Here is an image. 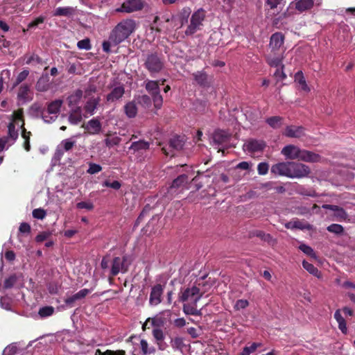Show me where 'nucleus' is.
I'll use <instances>...</instances> for the list:
<instances>
[{"instance_id":"1","label":"nucleus","mask_w":355,"mask_h":355,"mask_svg":"<svg viewBox=\"0 0 355 355\" xmlns=\"http://www.w3.org/2000/svg\"><path fill=\"white\" fill-rule=\"evenodd\" d=\"M202 293L196 286L181 291L178 295V299L180 302H187L192 300L191 303H186L183 305V312L186 315H201V310L197 309V302L202 296Z\"/></svg>"},{"instance_id":"2","label":"nucleus","mask_w":355,"mask_h":355,"mask_svg":"<svg viewBox=\"0 0 355 355\" xmlns=\"http://www.w3.org/2000/svg\"><path fill=\"white\" fill-rule=\"evenodd\" d=\"M135 29V22L132 19H125L119 22L112 31L110 40L117 45L124 41Z\"/></svg>"},{"instance_id":"3","label":"nucleus","mask_w":355,"mask_h":355,"mask_svg":"<svg viewBox=\"0 0 355 355\" xmlns=\"http://www.w3.org/2000/svg\"><path fill=\"white\" fill-rule=\"evenodd\" d=\"M164 64V57L161 53L149 52L145 55L144 66L151 75L161 72Z\"/></svg>"},{"instance_id":"4","label":"nucleus","mask_w":355,"mask_h":355,"mask_svg":"<svg viewBox=\"0 0 355 355\" xmlns=\"http://www.w3.org/2000/svg\"><path fill=\"white\" fill-rule=\"evenodd\" d=\"M206 17V12L202 8L198 9L194 12L190 19V23L185 30V35L191 36L197 31L202 29L203 22Z\"/></svg>"},{"instance_id":"5","label":"nucleus","mask_w":355,"mask_h":355,"mask_svg":"<svg viewBox=\"0 0 355 355\" xmlns=\"http://www.w3.org/2000/svg\"><path fill=\"white\" fill-rule=\"evenodd\" d=\"M145 87L146 91L152 96L155 108L160 109L163 103V98L160 94L158 82L155 80H147L145 83Z\"/></svg>"},{"instance_id":"6","label":"nucleus","mask_w":355,"mask_h":355,"mask_svg":"<svg viewBox=\"0 0 355 355\" xmlns=\"http://www.w3.org/2000/svg\"><path fill=\"white\" fill-rule=\"evenodd\" d=\"M131 261L128 256L116 257L112 262L110 274L112 276L117 275L119 272L125 273L128 270Z\"/></svg>"},{"instance_id":"7","label":"nucleus","mask_w":355,"mask_h":355,"mask_svg":"<svg viewBox=\"0 0 355 355\" xmlns=\"http://www.w3.org/2000/svg\"><path fill=\"white\" fill-rule=\"evenodd\" d=\"M311 173L310 168L300 162H291L290 178H303Z\"/></svg>"},{"instance_id":"8","label":"nucleus","mask_w":355,"mask_h":355,"mask_svg":"<svg viewBox=\"0 0 355 355\" xmlns=\"http://www.w3.org/2000/svg\"><path fill=\"white\" fill-rule=\"evenodd\" d=\"M184 142L180 137L175 136L171 138L168 142V148L163 147L162 150L166 155L174 156L175 151H180L182 149Z\"/></svg>"},{"instance_id":"9","label":"nucleus","mask_w":355,"mask_h":355,"mask_svg":"<svg viewBox=\"0 0 355 355\" xmlns=\"http://www.w3.org/2000/svg\"><path fill=\"white\" fill-rule=\"evenodd\" d=\"M111 91L106 96V102L108 103H114L121 99L125 94L124 85L121 83H116L110 87Z\"/></svg>"},{"instance_id":"10","label":"nucleus","mask_w":355,"mask_h":355,"mask_svg":"<svg viewBox=\"0 0 355 355\" xmlns=\"http://www.w3.org/2000/svg\"><path fill=\"white\" fill-rule=\"evenodd\" d=\"M143 7L144 4L141 0H126L122 3L121 8L116 9V11L130 13L140 10Z\"/></svg>"},{"instance_id":"11","label":"nucleus","mask_w":355,"mask_h":355,"mask_svg":"<svg viewBox=\"0 0 355 355\" xmlns=\"http://www.w3.org/2000/svg\"><path fill=\"white\" fill-rule=\"evenodd\" d=\"M302 150L303 149H300L298 146L290 144L284 146L282 148L281 153L288 159H297L300 160Z\"/></svg>"},{"instance_id":"12","label":"nucleus","mask_w":355,"mask_h":355,"mask_svg":"<svg viewBox=\"0 0 355 355\" xmlns=\"http://www.w3.org/2000/svg\"><path fill=\"white\" fill-rule=\"evenodd\" d=\"M270 172L275 175L290 178L291 162H279L272 165L271 166Z\"/></svg>"},{"instance_id":"13","label":"nucleus","mask_w":355,"mask_h":355,"mask_svg":"<svg viewBox=\"0 0 355 355\" xmlns=\"http://www.w3.org/2000/svg\"><path fill=\"white\" fill-rule=\"evenodd\" d=\"M164 287L161 284L154 286L150 294L149 303L152 306H156L162 302Z\"/></svg>"},{"instance_id":"14","label":"nucleus","mask_w":355,"mask_h":355,"mask_svg":"<svg viewBox=\"0 0 355 355\" xmlns=\"http://www.w3.org/2000/svg\"><path fill=\"white\" fill-rule=\"evenodd\" d=\"M284 37L281 33H275L270 37L269 48L270 52H277L281 51V47L284 44Z\"/></svg>"},{"instance_id":"15","label":"nucleus","mask_w":355,"mask_h":355,"mask_svg":"<svg viewBox=\"0 0 355 355\" xmlns=\"http://www.w3.org/2000/svg\"><path fill=\"white\" fill-rule=\"evenodd\" d=\"M89 293H90V291L89 289L83 288V289L79 291L76 294L67 297L64 300V302L67 306L72 307L74 306V304L76 301H78V300H80L85 298Z\"/></svg>"},{"instance_id":"16","label":"nucleus","mask_w":355,"mask_h":355,"mask_svg":"<svg viewBox=\"0 0 355 355\" xmlns=\"http://www.w3.org/2000/svg\"><path fill=\"white\" fill-rule=\"evenodd\" d=\"M231 135L222 130H216L212 135L213 141L216 144H224L230 139Z\"/></svg>"},{"instance_id":"17","label":"nucleus","mask_w":355,"mask_h":355,"mask_svg":"<svg viewBox=\"0 0 355 355\" xmlns=\"http://www.w3.org/2000/svg\"><path fill=\"white\" fill-rule=\"evenodd\" d=\"M322 159V157L319 154L304 149L300 159L301 161L311 163L321 162Z\"/></svg>"},{"instance_id":"18","label":"nucleus","mask_w":355,"mask_h":355,"mask_svg":"<svg viewBox=\"0 0 355 355\" xmlns=\"http://www.w3.org/2000/svg\"><path fill=\"white\" fill-rule=\"evenodd\" d=\"M265 144L262 141L250 140L245 143L243 148L251 153L260 152L263 150Z\"/></svg>"},{"instance_id":"19","label":"nucleus","mask_w":355,"mask_h":355,"mask_svg":"<svg viewBox=\"0 0 355 355\" xmlns=\"http://www.w3.org/2000/svg\"><path fill=\"white\" fill-rule=\"evenodd\" d=\"M282 52L279 54H277V52H270L268 56H267V62L268 64L271 67H282V62L284 58L283 56V52L284 51L282 50Z\"/></svg>"},{"instance_id":"20","label":"nucleus","mask_w":355,"mask_h":355,"mask_svg":"<svg viewBox=\"0 0 355 355\" xmlns=\"http://www.w3.org/2000/svg\"><path fill=\"white\" fill-rule=\"evenodd\" d=\"M75 137H72L69 139H64L61 141L60 146H58V148L56 150L55 155L58 157H61L63 155V152L61 149H59V147H61L63 148L64 151H69L71 150L73 147L76 145V140H74Z\"/></svg>"},{"instance_id":"21","label":"nucleus","mask_w":355,"mask_h":355,"mask_svg":"<svg viewBox=\"0 0 355 355\" xmlns=\"http://www.w3.org/2000/svg\"><path fill=\"white\" fill-rule=\"evenodd\" d=\"M85 128L91 135L98 134L101 130V123L97 118H93L87 122Z\"/></svg>"},{"instance_id":"22","label":"nucleus","mask_w":355,"mask_h":355,"mask_svg":"<svg viewBox=\"0 0 355 355\" xmlns=\"http://www.w3.org/2000/svg\"><path fill=\"white\" fill-rule=\"evenodd\" d=\"M284 135L288 137L300 138L304 135V128L302 126H287Z\"/></svg>"},{"instance_id":"23","label":"nucleus","mask_w":355,"mask_h":355,"mask_svg":"<svg viewBox=\"0 0 355 355\" xmlns=\"http://www.w3.org/2000/svg\"><path fill=\"white\" fill-rule=\"evenodd\" d=\"M295 8L297 10L302 12L311 10L314 6L313 0H295Z\"/></svg>"},{"instance_id":"24","label":"nucleus","mask_w":355,"mask_h":355,"mask_svg":"<svg viewBox=\"0 0 355 355\" xmlns=\"http://www.w3.org/2000/svg\"><path fill=\"white\" fill-rule=\"evenodd\" d=\"M100 101H101V98L99 96L96 97V98L93 97V98H89L87 101V103L84 107L85 112L89 114L90 115H93L94 114L95 110L97 108L98 105H99Z\"/></svg>"},{"instance_id":"25","label":"nucleus","mask_w":355,"mask_h":355,"mask_svg":"<svg viewBox=\"0 0 355 355\" xmlns=\"http://www.w3.org/2000/svg\"><path fill=\"white\" fill-rule=\"evenodd\" d=\"M285 227L287 229H299V230H311L312 226L307 223L300 221L299 220H292L285 224Z\"/></svg>"},{"instance_id":"26","label":"nucleus","mask_w":355,"mask_h":355,"mask_svg":"<svg viewBox=\"0 0 355 355\" xmlns=\"http://www.w3.org/2000/svg\"><path fill=\"white\" fill-rule=\"evenodd\" d=\"M83 119L82 110L80 107H77L71 110L69 116V121L73 125H77Z\"/></svg>"},{"instance_id":"27","label":"nucleus","mask_w":355,"mask_h":355,"mask_svg":"<svg viewBox=\"0 0 355 355\" xmlns=\"http://www.w3.org/2000/svg\"><path fill=\"white\" fill-rule=\"evenodd\" d=\"M62 103L63 101L60 99L51 102L48 105L46 110L48 114H53L58 116V114L60 112Z\"/></svg>"},{"instance_id":"28","label":"nucleus","mask_w":355,"mask_h":355,"mask_svg":"<svg viewBox=\"0 0 355 355\" xmlns=\"http://www.w3.org/2000/svg\"><path fill=\"white\" fill-rule=\"evenodd\" d=\"M124 111L129 118H134L137 114V107L135 101H130L124 106Z\"/></svg>"},{"instance_id":"29","label":"nucleus","mask_w":355,"mask_h":355,"mask_svg":"<svg viewBox=\"0 0 355 355\" xmlns=\"http://www.w3.org/2000/svg\"><path fill=\"white\" fill-rule=\"evenodd\" d=\"M49 87V77L48 74L42 75L37 82L36 89L40 92L46 91Z\"/></svg>"},{"instance_id":"30","label":"nucleus","mask_w":355,"mask_h":355,"mask_svg":"<svg viewBox=\"0 0 355 355\" xmlns=\"http://www.w3.org/2000/svg\"><path fill=\"white\" fill-rule=\"evenodd\" d=\"M74 8L72 7H58L53 13L54 16L70 17L74 13Z\"/></svg>"},{"instance_id":"31","label":"nucleus","mask_w":355,"mask_h":355,"mask_svg":"<svg viewBox=\"0 0 355 355\" xmlns=\"http://www.w3.org/2000/svg\"><path fill=\"white\" fill-rule=\"evenodd\" d=\"M82 96L83 92L80 89L76 90L73 94L70 95L67 98L69 106L76 105L80 102Z\"/></svg>"},{"instance_id":"32","label":"nucleus","mask_w":355,"mask_h":355,"mask_svg":"<svg viewBox=\"0 0 355 355\" xmlns=\"http://www.w3.org/2000/svg\"><path fill=\"white\" fill-rule=\"evenodd\" d=\"M150 144L148 142L140 140L138 141L132 142L129 149L132 150L134 151H139L140 150H146L148 149Z\"/></svg>"},{"instance_id":"33","label":"nucleus","mask_w":355,"mask_h":355,"mask_svg":"<svg viewBox=\"0 0 355 355\" xmlns=\"http://www.w3.org/2000/svg\"><path fill=\"white\" fill-rule=\"evenodd\" d=\"M334 318L338 323V328L343 333H347L346 322L343 317L341 315L340 310H337L334 313Z\"/></svg>"},{"instance_id":"34","label":"nucleus","mask_w":355,"mask_h":355,"mask_svg":"<svg viewBox=\"0 0 355 355\" xmlns=\"http://www.w3.org/2000/svg\"><path fill=\"white\" fill-rule=\"evenodd\" d=\"M140 347L144 355L151 354L155 352V348L153 346L150 347L148 342L144 339L141 340Z\"/></svg>"},{"instance_id":"35","label":"nucleus","mask_w":355,"mask_h":355,"mask_svg":"<svg viewBox=\"0 0 355 355\" xmlns=\"http://www.w3.org/2000/svg\"><path fill=\"white\" fill-rule=\"evenodd\" d=\"M8 136L6 137H8V140L10 139L13 141H15L18 138L19 133L18 130H16L15 125L14 122H11L8 125Z\"/></svg>"},{"instance_id":"36","label":"nucleus","mask_w":355,"mask_h":355,"mask_svg":"<svg viewBox=\"0 0 355 355\" xmlns=\"http://www.w3.org/2000/svg\"><path fill=\"white\" fill-rule=\"evenodd\" d=\"M261 343H252L250 346H246L243 349V351L239 355H250L254 352L257 349L261 347Z\"/></svg>"},{"instance_id":"37","label":"nucleus","mask_w":355,"mask_h":355,"mask_svg":"<svg viewBox=\"0 0 355 355\" xmlns=\"http://www.w3.org/2000/svg\"><path fill=\"white\" fill-rule=\"evenodd\" d=\"M195 80L200 85H206L207 83V75L203 71H198L193 73Z\"/></svg>"},{"instance_id":"38","label":"nucleus","mask_w":355,"mask_h":355,"mask_svg":"<svg viewBox=\"0 0 355 355\" xmlns=\"http://www.w3.org/2000/svg\"><path fill=\"white\" fill-rule=\"evenodd\" d=\"M282 117L275 116L267 119L266 122L270 127L273 128H278L282 125Z\"/></svg>"},{"instance_id":"39","label":"nucleus","mask_w":355,"mask_h":355,"mask_svg":"<svg viewBox=\"0 0 355 355\" xmlns=\"http://www.w3.org/2000/svg\"><path fill=\"white\" fill-rule=\"evenodd\" d=\"M302 266H303L304 268L306 269L309 273L313 275L314 276L320 277V271L312 263H310L306 261H303Z\"/></svg>"},{"instance_id":"40","label":"nucleus","mask_w":355,"mask_h":355,"mask_svg":"<svg viewBox=\"0 0 355 355\" xmlns=\"http://www.w3.org/2000/svg\"><path fill=\"white\" fill-rule=\"evenodd\" d=\"M94 355H126L125 350H110L107 349L105 352H101L99 349H96Z\"/></svg>"},{"instance_id":"41","label":"nucleus","mask_w":355,"mask_h":355,"mask_svg":"<svg viewBox=\"0 0 355 355\" xmlns=\"http://www.w3.org/2000/svg\"><path fill=\"white\" fill-rule=\"evenodd\" d=\"M136 100L138 104L145 108H148L151 106V98L147 95L139 96Z\"/></svg>"},{"instance_id":"42","label":"nucleus","mask_w":355,"mask_h":355,"mask_svg":"<svg viewBox=\"0 0 355 355\" xmlns=\"http://www.w3.org/2000/svg\"><path fill=\"white\" fill-rule=\"evenodd\" d=\"M188 181V176L185 174L180 175L176 179L173 181L171 187L172 188H179L180 187L184 185Z\"/></svg>"},{"instance_id":"43","label":"nucleus","mask_w":355,"mask_h":355,"mask_svg":"<svg viewBox=\"0 0 355 355\" xmlns=\"http://www.w3.org/2000/svg\"><path fill=\"white\" fill-rule=\"evenodd\" d=\"M295 82H297L301 86V89L302 90L306 92L309 91V88L306 83V80L302 72L299 71L295 74Z\"/></svg>"},{"instance_id":"44","label":"nucleus","mask_w":355,"mask_h":355,"mask_svg":"<svg viewBox=\"0 0 355 355\" xmlns=\"http://www.w3.org/2000/svg\"><path fill=\"white\" fill-rule=\"evenodd\" d=\"M327 230L331 233H334L336 235H341L344 232V227L339 224H331L327 227Z\"/></svg>"},{"instance_id":"45","label":"nucleus","mask_w":355,"mask_h":355,"mask_svg":"<svg viewBox=\"0 0 355 355\" xmlns=\"http://www.w3.org/2000/svg\"><path fill=\"white\" fill-rule=\"evenodd\" d=\"M121 139L117 136L107 137L105 139V146L111 148L114 146H117L121 142Z\"/></svg>"},{"instance_id":"46","label":"nucleus","mask_w":355,"mask_h":355,"mask_svg":"<svg viewBox=\"0 0 355 355\" xmlns=\"http://www.w3.org/2000/svg\"><path fill=\"white\" fill-rule=\"evenodd\" d=\"M18 280V276L16 274L10 275L9 277L5 279L3 284V288L6 289L11 288Z\"/></svg>"},{"instance_id":"47","label":"nucleus","mask_w":355,"mask_h":355,"mask_svg":"<svg viewBox=\"0 0 355 355\" xmlns=\"http://www.w3.org/2000/svg\"><path fill=\"white\" fill-rule=\"evenodd\" d=\"M54 308L51 306H44L40 309L38 314L41 318H46L53 315Z\"/></svg>"},{"instance_id":"48","label":"nucleus","mask_w":355,"mask_h":355,"mask_svg":"<svg viewBox=\"0 0 355 355\" xmlns=\"http://www.w3.org/2000/svg\"><path fill=\"white\" fill-rule=\"evenodd\" d=\"M191 12V10L189 7H185L182 9L179 13V18L181 20L182 25L187 22L188 18Z\"/></svg>"},{"instance_id":"49","label":"nucleus","mask_w":355,"mask_h":355,"mask_svg":"<svg viewBox=\"0 0 355 355\" xmlns=\"http://www.w3.org/2000/svg\"><path fill=\"white\" fill-rule=\"evenodd\" d=\"M171 345L173 349L180 350H181L184 346L183 339L180 337L171 338Z\"/></svg>"},{"instance_id":"50","label":"nucleus","mask_w":355,"mask_h":355,"mask_svg":"<svg viewBox=\"0 0 355 355\" xmlns=\"http://www.w3.org/2000/svg\"><path fill=\"white\" fill-rule=\"evenodd\" d=\"M299 249L302 250L304 254L310 256L311 257L316 259V254L310 246L305 244H302L299 246Z\"/></svg>"},{"instance_id":"51","label":"nucleus","mask_w":355,"mask_h":355,"mask_svg":"<svg viewBox=\"0 0 355 355\" xmlns=\"http://www.w3.org/2000/svg\"><path fill=\"white\" fill-rule=\"evenodd\" d=\"M77 46L79 49L90 50L92 48L90 40L89 38H85L79 41L77 43Z\"/></svg>"},{"instance_id":"52","label":"nucleus","mask_w":355,"mask_h":355,"mask_svg":"<svg viewBox=\"0 0 355 355\" xmlns=\"http://www.w3.org/2000/svg\"><path fill=\"white\" fill-rule=\"evenodd\" d=\"M334 216L337 220L342 221L347 219V214L344 209L339 207V209L334 213Z\"/></svg>"},{"instance_id":"53","label":"nucleus","mask_w":355,"mask_h":355,"mask_svg":"<svg viewBox=\"0 0 355 355\" xmlns=\"http://www.w3.org/2000/svg\"><path fill=\"white\" fill-rule=\"evenodd\" d=\"M46 212L42 208L35 209L33 211V216L35 218L42 220L46 217Z\"/></svg>"},{"instance_id":"54","label":"nucleus","mask_w":355,"mask_h":355,"mask_svg":"<svg viewBox=\"0 0 355 355\" xmlns=\"http://www.w3.org/2000/svg\"><path fill=\"white\" fill-rule=\"evenodd\" d=\"M153 336L157 342L163 341L164 339V332L159 328H155L153 330Z\"/></svg>"},{"instance_id":"55","label":"nucleus","mask_w":355,"mask_h":355,"mask_svg":"<svg viewBox=\"0 0 355 355\" xmlns=\"http://www.w3.org/2000/svg\"><path fill=\"white\" fill-rule=\"evenodd\" d=\"M18 348L15 344L8 345L3 350V355H15L17 353Z\"/></svg>"},{"instance_id":"56","label":"nucleus","mask_w":355,"mask_h":355,"mask_svg":"<svg viewBox=\"0 0 355 355\" xmlns=\"http://www.w3.org/2000/svg\"><path fill=\"white\" fill-rule=\"evenodd\" d=\"M269 165L266 162H261L257 166V171L259 175H263L268 173Z\"/></svg>"},{"instance_id":"57","label":"nucleus","mask_w":355,"mask_h":355,"mask_svg":"<svg viewBox=\"0 0 355 355\" xmlns=\"http://www.w3.org/2000/svg\"><path fill=\"white\" fill-rule=\"evenodd\" d=\"M249 305L247 300H239L236 302L234 308L236 311L245 309Z\"/></svg>"},{"instance_id":"58","label":"nucleus","mask_w":355,"mask_h":355,"mask_svg":"<svg viewBox=\"0 0 355 355\" xmlns=\"http://www.w3.org/2000/svg\"><path fill=\"white\" fill-rule=\"evenodd\" d=\"M284 65H282L280 69L277 68L274 73V76L277 81L283 80L286 78V73L283 71Z\"/></svg>"},{"instance_id":"59","label":"nucleus","mask_w":355,"mask_h":355,"mask_svg":"<svg viewBox=\"0 0 355 355\" xmlns=\"http://www.w3.org/2000/svg\"><path fill=\"white\" fill-rule=\"evenodd\" d=\"M101 170L102 167L99 164L90 163L87 172L89 174H95L100 172Z\"/></svg>"},{"instance_id":"60","label":"nucleus","mask_w":355,"mask_h":355,"mask_svg":"<svg viewBox=\"0 0 355 355\" xmlns=\"http://www.w3.org/2000/svg\"><path fill=\"white\" fill-rule=\"evenodd\" d=\"M26 63L27 64H31L33 63L35 64H42V59L37 55L33 54L28 57Z\"/></svg>"},{"instance_id":"61","label":"nucleus","mask_w":355,"mask_h":355,"mask_svg":"<svg viewBox=\"0 0 355 355\" xmlns=\"http://www.w3.org/2000/svg\"><path fill=\"white\" fill-rule=\"evenodd\" d=\"M29 91V87L26 85H22L19 89L18 97L20 98H26Z\"/></svg>"},{"instance_id":"62","label":"nucleus","mask_w":355,"mask_h":355,"mask_svg":"<svg viewBox=\"0 0 355 355\" xmlns=\"http://www.w3.org/2000/svg\"><path fill=\"white\" fill-rule=\"evenodd\" d=\"M44 19L45 18L42 16L36 18L35 20L32 21L28 24V29L37 27L39 24H42L44 21Z\"/></svg>"},{"instance_id":"63","label":"nucleus","mask_w":355,"mask_h":355,"mask_svg":"<svg viewBox=\"0 0 355 355\" xmlns=\"http://www.w3.org/2000/svg\"><path fill=\"white\" fill-rule=\"evenodd\" d=\"M42 117L44 122L46 123H51L52 121H54L57 119V116L53 114H48L47 111L44 110L42 113Z\"/></svg>"},{"instance_id":"64","label":"nucleus","mask_w":355,"mask_h":355,"mask_svg":"<svg viewBox=\"0 0 355 355\" xmlns=\"http://www.w3.org/2000/svg\"><path fill=\"white\" fill-rule=\"evenodd\" d=\"M103 185L107 187H110L115 190L119 189L121 187V183L117 180H115L113 182H110L109 181L106 180L103 182Z\"/></svg>"}]
</instances>
